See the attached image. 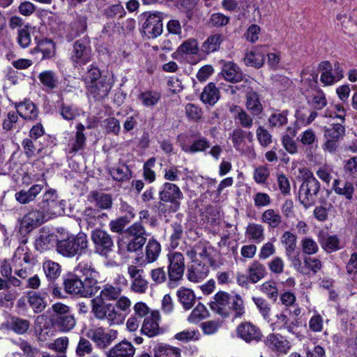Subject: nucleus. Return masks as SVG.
<instances>
[{
    "label": "nucleus",
    "instance_id": "2eb2a0df",
    "mask_svg": "<svg viewBox=\"0 0 357 357\" xmlns=\"http://www.w3.org/2000/svg\"><path fill=\"white\" fill-rule=\"evenodd\" d=\"M144 273V270L137 266L130 265L128 267V274L131 279L130 289L135 293L144 294L148 289L149 282Z\"/></svg>",
    "mask_w": 357,
    "mask_h": 357
},
{
    "label": "nucleus",
    "instance_id": "20e7f679",
    "mask_svg": "<svg viewBox=\"0 0 357 357\" xmlns=\"http://www.w3.org/2000/svg\"><path fill=\"white\" fill-rule=\"evenodd\" d=\"M52 309L53 314L50 321L55 329L66 333L75 328L76 319L68 305L59 302L53 304Z\"/></svg>",
    "mask_w": 357,
    "mask_h": 357
},
{
    "label": "nucleus",
    "instance_id": "a211bd4d",
    "mask_svg": "<svg viewBox=\"0 0 357 357\" xmlns=\"http://www.w3.org/2000/svg\"><path fill=\"white\" fill-rule=\"evenodd\" d=\"M221 74L223 78L230 83L248 82L241 68L233 61L223 62Z\"/></svg>",
    "mask_w": 357,
    "mask_h": 357
},
{
    "label": "nucleus",
    "instance_id": "473e14b6",
    "mask_svg": "<svg viewBox=\"0 0 357 357\" xmlns=\"http://www.w3.org/2000/svg\"><path fill=\"white\" fill-rule=\"evenodd\" d=\"M178 303L185 310H190L196 302V296L192 289L181 287L176 294Z\"/></svg>",
    "mask_w": 357,
    "mask_h": 357
},
{
    "label": "nucleus",
    "instance_id": "7c9ffc66",
    "mask_svg": "<svg viewBox=\"0 0 357 357\" xmlns=\"http://www.w3.org/2000/svg\"><path fill=\"white\" fill-rule=\"evenodd\" d=\"M211 146L209 140L205 137L199 136L192 141L191 144H187L185 142L181 143V148L183 151L187 153H195L197 152H205Z\"/></svg>",
    "mask_w": 357,
    "mask_h": 357
},
{
    "label": "nucleus",
    "instance_id": "a18cd8bd",
    "mask_svg": "<svg viewBox=\"0 0 357 357\" xmlns=\"http://www.w3.org/2000/svg\"><path fill=\"white\" fill-rule=\"evenodd\" d=\"M245 236L257 243H261L265 238L264 227L257 223H249L245 229Z\"/></svg>",
    "mask_w": 357,
    "mask_h": 357
},
{
    "label": "nucleus",
    "instance_id": "dca6fc26",
    "mask_svg": "<svg viewBox=\"0 0 357 357\" xmlns=\"http://www.w3.org/2000/svg\"><path fill=\"white\" fill-rule=\"evenodd\" d=\"M162 18V13L160 12L148 14L142 29L149 38H155L162 34L163 31Z\"/></svg>",
    "mask_w": 357,
    "mask_h": 357
},
{
    "label": "nucleus",
    "instance_id": "4c0bfd02",
    "mask_svg": "<svg viewBox=\"0 0 357 357\" xmlns=\"http://www.w3.org/2000/svg\"><path fill=\"white\" fill-rule=\"evenodd\" d=\"M43 186L39 184L32 185L29 190H21L15 194V199L21 204H27L33 202L42 191Z\"/></svg>",
    "mask_w": 357,
    "mask_h": 357
},
{
    "label": "nucleus",
    "instance_id": "e433bc0d",
    "mask_svg": "<svg viewBox=\"0 0 357 357\" xmlns=\"http://www.w3.org/2000/svg\"><path fill=\"white\" fill-rule=\"evenodd\" d=\"M245 107L252 116L259 117L264 110L262 103L260 100V96L255 91H251L247 93Z\"/></svg>",
    "mask_w": 357,
    "mask_h": 357
},
{
    "label": "nucleus",
    "instance_id": "0e129e2a",
    "mask_svg": "<svg viewBox=\"0 0 357 357\" xmlns=\"http://www.w3.org/2000/svg\"><path fill=\"white\" fill-rule=\"evenodd\" d=\"M260 290L266 295V296L276 301L278 296V289L276 285V282L273 280H268L264 282L260 286Z\"/></svg>",
    "mask_w": 357,
    "mask_h": 357
},
{
    "label": "nucleus",
    "instance_id": "79ce46f5",
    "mask_svg": "<svg viewBox=\"0 0 357 357\" xmlns=\"http://www.w3.org/2000/svg\"><path fill=\"white\" fill-rule=\"evenodd\" d=\"M231 112L235 113V121L244 128H250L253 126V117L245 110L238 105H233L230 109Z\"/></svg>",
    "mask_w": 357,
    "mask_h": 357
},
{
    "label": "nucleus",
    "instance_id": "7ed1b4c3",
    "mask_svg": "<svg viewBox=\"0 0 357 357\" xmlns=\"http://www.w3.org/2000/svg\"><path fill=\"white\" fill-rule=\"evenodd\" d=\"M89 241L84 232L77 234H67L60 240H56V250L59 254L65 257H73L82 255L88 250Z\"/></svg>",
    "mask_w": 357,
    "mask_h": 357
},
{
    "label": "nucleus",
    "instance_id": "09e8293b",
    "mask_svg": "<svg viewBox=\"0 0 357 357\" xmlns=\"http://www.w3.org/2000/svg\"><path fill=\"white\" fill-rule=\"evenodd\" d=\"M138 99L146 107L155 106L161 99V94L157 91L146 90L140 93Z\"/></svg>",
    "mask_w": 357,
    "mask_h": 357
},
{
    "label": "nucleus",
    "instance_id": "603ef678",
    "mask_svg": "<svg viewBox=\"0 0 357 357\" xmlns=\"http://www.w3.org/2000/svg\"><path fill=\"white\" fill-rule=\"evenodd\" d=\"M95 276L96 275H92L91 276L85 277L84 281H82L83 297H91L100 289L99 283Z\"/></svg>",
    "mask_w": 357,
    "mask_h": 357
},
{
    "label": "nucleus",
    "instance_id": "13d9d810",
    "mask_svg": "<svg viewBox=\"0 0 357 357\" xmlns=\"http://www.w3.org/2000/svg\"><path fill=\"white\" fill-rule=\"evenodd\" d=\"M287 111L274 112L268 118V122L270 128L281 127L287 123Z\"/></svg>",
    "mask_w": 357,
    "mask_h": 357
},
{
    "label": "nucleus",
    "instance_id": "b1692460",
    "mask_svg": "<svg viewBox=\"0 0 357 357\" xmlns=\"http://www.w3.org/2000/svg\"><path fill=\"white\" fill-rule=\"evenodd\" d=\"M116 337V331L109 330L106 333L103 328H98L93 331L91 340L96 344L98 347L105 349L112 344Z\"/></svg>",
    "mask_w": 357,
    "mask_h": 357
},
{
    "label": "nucleus",
    "instance_id": "5701e85b",
    "mask_svg": "<svg viewBox=\"0 0 357 357\" xmlns=\"http://www.w3.org/2000/svg\"><path fill=\"white\" fill-rule=\"evenodd\" d=\"M160 319L159 312L158 311H152L151 314L145 317L141 329L142 333L149 337L159 335L162 332L158 324Z\"/></svg>",
    "mask_w": 357,
    "mask_h": 357
},
{
    "label": "nucleus",
    "instance_id": "0eeeda50",
    "mask_svg": "<svg viewBox=\"0 0 357 357\" xmlns=\"http://www.w3.org/2000/svg\"><path fill=\"white\" fill-rule=\"evenodd\" d=\"M92 58L93 54L89 38L84 36L77 40L73 44L70 57L73 66L79 69L89 63Z\"/></svg>",
    "mask_w": 357,
    "mask_h": 357
},
{
    "label": "nucleus",
    "instance_id": "39448f33",
    "mask_svg": "<svg viewBox=\"0 0 357 357\" xmlns=\"http://www.w3.org/2000/svg\"><path fill=\"white\" fill-rule=\"evenodd\" d=\"M167 284L170 289H172L177 287L183 280L185 268V258L182 253L172 252L167 255Z\"/></svg>",
    "mask_w": 357,
    "mask_h": 357
},
{
    "label": "nucleus",
    "instance_id": "9b49d317",
    "mask_svg": "<svg viewBox=\"0 0 357 357\" xmlns=\"http://www.w3.org/2000/svg\"><path fill=\"white\" fill-rule=\"evenodd\" d=\"M91 238L96 253L107 257L112 251L114 246V240L107 231L96 229L92 231Z\"/></svg>",
    "mask_w": 357,
    "mask_h": 357
},
{
    "label": "nucleus",
    "instance_id": "58836bf2",
    "mask_svg": "<svg viewBox=\"0 0 357 357\" xmlns=\"http://www.w3.org/2000/svg\"><path fill=\"white\" fill-rule=\"evenodd\" d=\"M224 39V36L222 33L211 34L202 43L201 51L206 54L218 51Z\"/></svg>",
    "mask_w": 357,
    "mask_h": 357
},
{
    "label": "nucleus",
    "instance_id": "a19ab883",
    "mask_svg": "<svg viewBox=\"0 0 357 357\" xmlns=\"http://www.w3.org/2000/svg\"><path fill=\"white\" fill-rule=\"evenodd\" d=\"M108 172L112 178L117 182L126 181L132 177V171L124 163L119 162L116 166L109 168Z\"/></svg>",
    "mask_w": 357,
    "mask_h": 357
},
{
    "label": "nucleus",
    "instance_id": "69168bd1",
    "mask_svg": "<svg viewBox=\"0 0 357 357\" xmlns=\"http://www.w3.org/2000/svg\"><path fill=\"white\" fill-rule=\"evenodd\" d=\"M156 159L154 157L149 158L143 166V176L149 183H153L156 178L155 172L152 169L155 165Z\"/></svg>",
    "mask_w": 357,
    "mask_h": 357
},
{
    "label": "nucleus",
    "instance_id": "6ab92c4d",
    "mask_svg": "<svg viewBox=\"0 0 357 357\" xmlns=\"http://www.w3.org/2000/svg\"><path fill=\"white\" fill-rule=\"evenodd\" d=\"M264 343L278 355L287 354L291 348V344L287 339L279 333H270L267 335Z\"/></svg>",
    "mask_w": 357,
    "mask_h": 357
},
{
    "label": "nucleus",
    "instance_id": "4468645a",
    "mask_svg": "<svg viewBox=\"0 0 357 357\" xmlns=\"http://www.w3.org/2000/svg\"><path fill=\"white\" fill-rule=\"evenodd\" d=\"M236 335L247 343L259 342L264 337L259 327L250 321L240 323L236 328Z\"/></svg>",
    "mask_w": 357,
    "mask_h": 357
},
{
    "label": "nucleus",
    "instance_id": "c85d7f7f",
    "mask_svg": "<svg viewBox=\"0 0 357 357\" xmlns=\"http://www.w3.org/2000/svg\"><path fill=\"white\" fill-rule=\"evenodd\" d=\"M65 291L71 295H78L83 297L82 280L75 274L69 273L63 279Z\"/></svg>",
    "mask_w": 357,
    "mask_h": 357
},
{
    "label": "nucleus",
    "instance_id": "1a4fd4ad",
    "mask_svg": "<svg viewBox=\"0 0 357 357\" xmlns=\"http://www.w3.org/2000/svg\"><path fill=\"white\" fill-rule=\"evenodd\" d=\"M319 70L321 72L320 82L324 86H331L344 77L343 68L337 61L333 65L329 61H321Z\"/></svg>",
    "mask_w": 357,
    "mask_h": 357
},
{
    "label": "nucleus",
    "instance_id": "e2e57ef3",
    "mask_svg": "<svg viewBox=\"0 0 357 357\" xmlns=\"http://www.w3.org/2000/svg\"><path fill=\"white\" fill-rule=\"evenodd\" d=\"M301 246L303 253L307 255H314L319 250L317 243L310 237L303 238L301 241Z\"/></svg>",
    "mask_w": 357,
    "mask_h": 357
},
{
    "label": "nucleus",
    "instance_id": "8fccbe9b",
    "mask_svg": "<svg viewBox=\"0 0 357 357\" xmlns=\"http://www.w3.org/2000/svg\"><path fill=\"white\" fill-rule=\"evenodd\" d=\"M262 222L267 224L269 227L275 229L282 223V216L273 208H268L264 211L261 215Z\"/></svg>",
    "mask_w": 357,
    "mask_h": 357
},
{
    "label": "nucleus",
    "instance_id": "6e6d98bb",
    "mask_svg": "<svg viewBox=\"0 0 357 357\" xmlns=\"http://www.w3.org/2000/svg\"><path fill=\"white\" fill-rule=\"evenodd\" d=\"M38 79L42 84L48 89L52 90L57 86V78L55 73L52 70L42 72L38 75Z\"/></svg>",
    "mask_w": 357,
    "mask_h": 357
},
{
    "label": "nucleus",
    "instance_id": "864d4df0",
    "mask_svg": "<svg viewBox=\"0 0 357 357\" xmlns=\"http://www.w3.org/2000/svg\"><path fill=\"white\" fill-rule=\"evenodd\" d=\"M160 244L155 239H150L146 246V259L149 263L155 261L160 253Z\"/></svg>",
    "mask_w": 357,
    "mask_h": 357
},
{
    "label": "nucleus",
    "instance_id": "412c9836",
    "mask_svg": "<svg viewBox=\"0 0 357 357\" xmlns=\"http://www.w3.org/2000/svg\"><path fill=\"white\" fill-rule=\"evenodd\" d=\"M209 273L207 264L199 260L191 261L188 266L187 278L192 282H199L204 280Z\"/></svg>",
    "mask_w": 357,
    "mask_h": 357
},
{
    "label": "nucleus",
    "instance_id": "bf43d9fd",
    "mask_svg": "<svg viewBox=\"0 0 357 357\" xmlns=\"http://www.w3.org/2000/svg\"><path fill=\"white\" fill-rule=\"evenodd\" d=\"M312 106L318 110L322 109L327 105V100L325 93L320 88H316L312 94Z\"/></svg>",
    "mask_w": 357,
    "mask_h": 357
},
{
    "label": "nucleus",
    "instance_id": "c9c22d12",
    "mask_svg": "<svg viewBox=\"0 0 357 357\" xmlns=\"http://www.w3.org/2000/svg\"><path fill=\"white\" fill-rule=\"evenodd\" d=\"M247 273L249 274L252 284L257 283L268 274L265 265L259 260H254L249 264Z\"/></svg>",
    "mask_w": 357,
    "mask_h": 357
},
{
    "label": "nucleus",
    "instance_id": "9d476101",
    "mask_svg": "<svg viewBox=\"0 0 357 357\" xmlns=\"http://www.w3.org/2000/svg\"><path fill=\"white\" fill-rule=\"evenodd\" d=\"M183 197V195L178 185L166 182L162 185L159 192V199L160 200L158 202L159 207L163 206L165 208L162 202L170 203L171 208L174 212H176L180 207L181 200Z\"/></svg>",
    "mask_w": 357,
    "mask_h": 357
},
{
    "label": "nucleus",
    "instance_id": "393cba45",
    "mask_svg": "<svg viewBox=\"0 0 357 357\" xmlns=\"http://www.w3.org/2000/svg\"><path fill=\"white\" fill-rule=\"evenodd\" d=\"M35 40L36 46L31 50V53L41 52L43 54L42 59H50L54 56L56 47L52 40L47 38L38 40L36 37Z\"/></svg>",
    "mask_w": 357,
    "mask_h": 357
},
{
    "label": "nucleus",
    "instance_id": "a878e982",
    "mask_svg": "<svg viewBox=\"0 0 357 357\" xmlns=\"http://www.w3.org/2000/svg\"><path fill=\"white\" fill-rule=\"evenodd\" d=\"M88 200L101 210H108L112 207L113 199L110 194L92 190L88 195Z\"/></svg>",
    "mask_w": 357,
    "mask_h": 357
},
{
    "label": "nucleus",
    "instance_id": "6e6552de",
    "mask_svg": "<svg viewBox=\"0 0 357 357\" xmlns=\"http://www.w3.org/2000/svg\"><path fill=\"white\" fill-rule=\"evenodd\" d=\"M346 128L342 123H332L324 130L325 142L323 149L329 153H335L340 147V142L344 139Z\"/></svg>",
    "mask_w": 357,
    "mask_h": 357
},
{
    "label": "nucleus",
    "instance_id": "de8ad7c7",
    "mask_svg": "<svg viewBox=\"0 0 357 357\" xmlns=\"http://www.w3.org/2000/svg\"><path fill=\"white\" fill-rule=\"evenodd\" d=\"M57 198L58 195L56 190H50L47 191L43 198V206H41L43 211L47 213H54V210L59 206Z\"/></svg>",
    "mask_w": 357,
    "mask_h": 357
},
{
    "label": "nucleus",
    "instance_id": "052dcab7",
    "mask_svg": "<svg viewBox=\"0 0 357 357\" xmlns=\"http://www.w3.org/2000/svg\"><path fill=\"white\" fill-rule=\"evenodd\" d=\"M269 176L270 169L267 165L257 167L253 173L254 181L259 185H266Z\"/></svg>",
    "mask_w": 357,
    "mask_h": 357
},
{
    "label": "nucleus",
    "instance_id": "f8f14e48",
    "mask_svg": "<svg viewBox=\"0 0 357 357\" xmlns=\"http://www.w3.org/2000/svg\"><path fill=\"white\" fill-rule=\"evenodd\" d=\"M45 221L44 211L32 209L26 213L20 220L19 232L27 234L34 229L40 226Z\"/></svg>",
    "mask_w": 357,
    "mask_h": 357
},
{
    "label": "nucleus",
    "instance_id": "c756f323",
    "mask_svg": "<svg viewBox=\"0 0 357 357\" xmlns=\"http://www.w3.org/2000/svg\"><path fill=\"white\" fill-rule=\"evenodd\" d=\"M135 348L131 342L124 340L112 347L107 352V357H133Z\"/></svg>",
    "mask_w": 357,
    "mask_h": 357
},
{
    "label": "nucleus",
    "instance_id": "774afa93",
    "mask_svg": "<svg viewBox=\"0 0 357 357\" xmlns=\"http://www.w3.org/2000/svg\"><path fill=\"white\" fill-rule=\"evenodd\" d=\"M93 349V345L91 342L86 338L81 337L76 347L75 353L77 356L84 357L91 354Z\"/></svg>",
    "mask_w": 357,
    "mask_h": 357
},
{
    "label": "nucleus",
    "instance_id": "37998d69",
    "mask_svg": "<svg viewBox=\"0 0 357 357\" xmlns=\"http://www.w3.org/2000/svg\"><path fill=\"white\" fill-rule=\"evenodd\" d=\"M154 357H181V349L169 344L159 343L153 349Z\"/></svg>",
    "mask_w": 357,
    "mask_h": 357
},
{
    "label": "nucleus",
    "instance_id": "5fc2aeb1",
    "mask_svg": "<svg viewBox=\"0 0 357 357\" xmlns=\"http://www.w3.org/2000/svg\"><path fill=\"white\" fill-rule=\"evenodd\" d=\"M230 304L231 305H229L228 307L229 313L233 312L234 318L241 317L245 314L244 302L240 295L236 294L234 296H231Z\"/></svg>",
    "mask_w": 357,
    "mask_h": 357
},
{
    "label": "nucleus",
    "instance_id": "aec40b11",
    "mask_svg": "<svg viewBox=\"0 0 357 357\" xmlns=\"http://www.w3.org/2000/svg\"><path fill=\"white\" fill-rule=\"evenodd\" d=\"M318 241L321 248L326 253H332L343 248L344 245L337 235H330L327 232L321 231L319 232Z\"/></svg>",
    "mask_w": 357,
    "mask_h": 357
},
{
    "label": "nucleus",
    "instance_id": "f3484780",
    "mask_svg": "<svg viewBox=\"0 0 357 357\" xmlns=\"http://www.w3.org/2000/svg\"><path fill=\"white\" fill-rule=\"evenodd\" d=\"M231 299V296L229 293L219 291L215 294L213 301L209 303L210 308L221 317L227 318L229 317V308L228 307Z\"/></svg>",
    "mask_w": 357,
    "mask_h": 357
},
{
    "label": "nucleus",
    "instance_id": "f257e3e1",
    "mask_svg": "<svg viewBox=\"0 0 357 357\" xmlns=\"http://www.w3.org/2000/svg\"><path fill=\"white\" fill-rule=\"evenodd\" d=\"M121 294V289L111 284H105L98 296L93 298L91 302V312L99 320H107L110 324H118L121 321L122 315L116 309L114 304L107 303L115 301Z\"/></svg>",
    "mask_w": 357,
    "mask_h": 357
},
{
    "label": "nucleus",
    "instance_id": "2f4dec72",
    "mask_svg": "<svg viewBox=\"0 0 357 357\" xmlns=\"http://www.w3.org/2000/svg\"><path fill=\"white\" fill-rule=\"evenodd\" d=\"M5 326L6 329L10 330L17 335H24L29 330L31 322L28 319L12 316L6 321Z\"/></svg>",
    "mask_w": 357,
    "mask_h": 357
},
{
    "label": "nucleus",
    "instance_id": "c03bdc74",
    "mask_svg": "<svg viewBox=\"0 0 357 357\" xmlns=\"http://www.w3.org/2000/svg\"><path fill=\"white\" fill-rule=\"evenodd\" d=\"M43 270L47 279L51 282H55L61 276L62 272L61 266L50 259L43 263Z\"/></svg>",
    "mask_w": 357,
    "mask_h": 357
},
{
    "label": "nucleus",
    "instance_id": "680f3d73",
    "mask_svg": "<svg viewBox=\"0 0 357 357\" xmlns=\"http://www.w3.org/2000/svg\"><path fill=\"white\" fill-rule=\"evenodd\" d=\"M208 316L209 312L206 307L202 303H199L192 310L188 318V320L190 322L195 323L201 319H206Z\"/></svg>",
    "mask_w": 357,
    "mask_h": 357
},
{
    "label": "nucleus",
    "instance_id": "bb28decb",
    "mask_svg": "<svg viewBox=\"0 0 357 357\" xmlns=\"http://www.w3.org/2000/svg\"><path fill=\"white\" fill-rule=\"evenodd\" d=\"M17 113L25 120L35 121L38 116L36 105L29 100L15 104Z\"/></svg>",
    "mask_w": 357,
    "mask_h": 357
},
{
    "label": "nucleus",
    "instance_id": "423d86ee",
    "mask_svg": "<svg viewBox=\"0 0 357 357\" xmlns=\"http://www.w3.org/2000/svg\"><path fill=\"white\" fill-rule=\"evenodd\" d=\"M123 238L126 241V250L129 252H135L141 250L146 243V231L143 225L137 222L123 231Z\"/></svg>",
    "mask_w": 357,
    "mask_h": 357
},
{
    "label": "nucleus",
    "instance_id": "ea45409f",
    "mask_svg": "<svg viewBox=\"0 0 357 357\" xmlns=\"http://www.w3.org/2000/svg\"><path fill=\"white\" fill-rule=\"evenodd\" d=\"M333 189L336 194L343 196L347 200L351 201L353 199L354 194L353 183L335 179L333 183Z\"/></svg>",
    "mask_w": 357,
    "mask_h": 357
},
{
    "label": "nucleus",
    "instance_id": "4d7b16f0",
    "mask_svg": "<svg viewBox=\"0 0 357 357\" xmlns=\"http://www.w3.org/2000/svg\"><path fill=\"white\" fill-rule=\"evenodd\" d=\"M297 237L290 231H285L282 236V243L284 245L287 256L294 254L296 248Z\"/></svg>",
    "mask_w": 357,
    "mask_h": 357
},
{
    "label": "nucleus",
    "instance_id": "3c124183",
    "mask_svg": "<svg viewBox=\"0 0 357 357\" xmlns=\"http://www.w3.org/2000/svg\"><path fill=\"white\" fill-rule=\"evenodd\" d=\"M287 312L290 313L291 311L288 309H286L280 314H277L276 324L280 325V328L286 329L290 333H294V329L298 326V321L297 319H295L293 321H290Z\"/></svg>",
    "mask_w": 357,
    "mask_h": 357
},
{
    "label": "nucleus",
    "instance_id": "cd10ccee",
    "mask_svg": "<svg viewBox=\"0 0 357 357\" xmlns=\"http://www.w3.org/2000/svg\"><path fill=\"white\" fill-rule=\"evenodd\" d=\"M56 236L47 231L45 228L40 229L39 235L35 240V248L40 252H44L50 250L56 239Z\"/></svg>",
    "mask_w": 357,
    "mask_h": 357
},
{
    "label": "nucleus",
    "instance_id": "f03ea898",
    "mask_svg": "<svg viewBox=\"0 0 357 357\" xmlns=\"http://www.w3.org/2000/svg\"><path fill=\"white\" fill-rule=\"evenodd\" d=\"M81 80L84 84L87 97L95 102L102 101L107 98L113 86V83L106 75H102L95 63L87 68Z\"/></svg>",
    "mask_w": 357,
    "mask_h": 357
},
{
    "label": "nucleus",
    "instance_id": "4be33fe9",
    "mask_svg": "<svg viewBox=\"0 0 357 357\" xmlns=\"http://www.w3.org/2000/svg\"><path fill=\"white\" fill-rule=\"evenodd\" d=\"M266 52L267 47L265 45L254 47L250 52H247L245 55L244 63L245 66L260 68L264 63Z\"/></svg>",
    "mask_w": 357,
    "mask_h": 357
},
{
    "label": "nucleus",
    "instance_id": "49530a36",
    "mask_svg": "<svg viewBox=\"0 0 357 357\" xmlns=\"http://www.w3.org/2000/svg\"><path fill=\"white\" fill-rule=\"evenodd\" d=\"M199 52L198 42L196 39L189 38L183 41L178 47L176 51L172 54L173 58L176 59L177 55L183 54H197Z\"/></svg>",
    "mask_w": 357,
    "mask_h": 357
},
{
    "label": "nucleus",
    "instance_id": "72a5a7b5",
    "mask_svg": "<svg viewBox=\"0 0 357 357\" xmlns=\"http://www.w3.org/2000/svg\"><path fill=\"white\" fill-rule=\"evenodd\" d=\"M200 100L211 106L214 105L220 98V91L213 82L206 85L200 94Z\"/></svg>",
    "mask_w": 357,
    "mask_h": 357
},
{
    "label": "nucleus",
    "instance_id": "338daca9",
    "mask_svg": "<svg viewBox=\"0 0 357 357\" xmlns=\"http://www.w3.org/2000/svg\"><path fill=\"white\" fill-rule=\"evenodd\" d=\"M132 220H130V217H123L120 216L119 218L112 220L109 222V229L112 231L116 232L118 234H122L123 235V231L126 230L124 228L127 225H128Z\"/></svg>",
    "mask_w": 357,
    "mask_h": 357
},
{
    "label": "nucleus",
    "instance_id": "ddd939ff",
    "mask_svg": "<svg viewBox=\"0 0 357 357\" xmlns=\"http://www.w3.org/2000/svg\"><path fill=\"white\" fill-rule=\"evenodd\" d=\"M320 186L319 181L301 183L298 190V199L305 208L315 204V198L320 190Z\"/></svg>",
    "mask_w": 357,
    "mask_h": 357
},
{
    "label": "nucleus",
    "instance_id": "f704fd0d",
    "mask_svg": "<svg viewBox=\"0 0 357 357\" xmlns=\"http://www.w3.org/2000/svg\"><path fill=\"white\" fill-rule=\"evenodd\" d=\"M26 298L29 307L36 314L43 312L47 306L45 298L38 291H29Z\"/></svg>",
    "mask_w": 357,
    "mask_h": 357
}]
</instances>
